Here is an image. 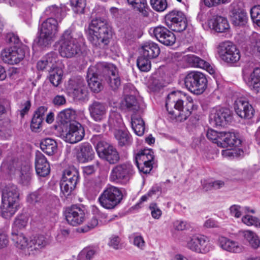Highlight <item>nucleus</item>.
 <instances>
[{
	"label": "nucleus",
	"mask_w": 260,
	"mask_h": 260,
	"mask_svg": "<svg viewBox=\"0 0 260 260\" xmlns=\"http://www.w3.org/2000/svg\"><path fill=\"white\" fill-rule=\"evenodd\" d=\"M44 12L46 15L54 16L59 19H62L65 16L63 8L55 5L48 7Z\"/></svg>",
	"instance_id": "49530a36"
},
{
	"label": "nucleus",
	"mask_w": 260,
	"mask_h": 260,
	"mask_svg": "<svg viewBox=\"0 0 260 260\" xmlns=\"http://www.w3.org/2000/svg\"><path fill=\"white\" fill-rule=\"evenodd\" d=\"M150 5L154 10L159 12L164 11L168 6L166 0H150Z\"/></svg>",
	"instance_id": "6e6d98bb"
},
{
	"label": "nucleus",
	"mask_w": 260,
	"mask_h": 260,
	"mask_svg": "<svg viewBox=\"0 0 260 260\" xmlns=\"http://www.w3.org/2000/svg\"><path fill=\"white\" fill-rule=\"evenodd\" d=\"M71 34H62L57 42L59 45L58 51L60 55L66 58L85 55L86 54L87 46L84 43H78Z\"/></svg>",
	"instance_id": "7ed1b4c3"
},
{
	"label": "nucleus",
	"mask_w": 260,
	"mask_h": 260,
	"mask_svg": "<svg viewBox=\"0 0 260 260\" xmlns=\"http://www.w3.org/2000/svg\"><path fill=\"white\" fill-rule=\"evenodd\" d=\"M149 209L151 211V215L153 218L158 219L161 217L162 212L156 203H151L149 205Z\"/></svg>",
	"instance_id": "0e129e2a"
},
{
	"label": "nucleus",
	"mask_w": 260,
	"mask_h": 260,
	"mask_svg": "<svg viewBox=\"0 0 260 260\" xmlns=\"http://www.w3.org/2000/svg\"><path fill=\"white\" fill-rule=\"evenodd\" d=\"M74 99L77 101L84 102L88 100V91L84 85L82 79H78L77 81H71Z\"/></svg>",
	"instance_id": "b1692460"
},
{
	"label": "nucleus",
	"mask_w": 260,
	"mask_h": 260,
	"mask_svg": "<svg viewBox=\"0 0 260 260\" xmlns=\"http://www.w3.org/2000/svg\"><path fill=\"white\" fill-rule=\"evenodd\" d=\"M5 40L7 43L16 45L18 43H21L19 37L16 34H6Z\"/></svg>",
	"instance_id": "69168bd1"
},
{
	"label": "nucleus",
	"mask_w": 260,
	"mask_h": 260,
	"mask_svg": "<svg viewBox=\"0 0 260 260\" xmlns=\"http://www.w3.org/2000/svg\"><path fill=\"white\" fill-rule=\"evenodd\" d=\"M27 221V216L24 214L18 215L13 224L11 234H15V232H19V230L24 229L26 226Z\"/></svg>",
	"instance_id": "37998d69"
},
{
	"label": "nucleus",
	"mask_w": 260,
	"mask_h": 260,
	"mask_svg": "<svg viewBox=\"0 0 260 260\" xmlns=\"http://www.w3.org/2000/svg\"><path fill=\"white\" fill-rule=\"evenodd\" d=\"M218 146L222 148H230L222 151V154L225 156H237V150L233 148L239 147L242 143L239 134L233 132H220V137Z\"/></svg>",
	"instance_id": "1a4fd4ad"
},
{
	"label": "nucleus",
	"mask_w": 260,
	"mask_h": 260,
	"mask_svg": "<svg viewBox=\"0 0 260 260\" xmlns=\"http://www.w3.org/2000/svg\"><path fill=\"white\" fill-rule=\"evenodd\" d=\"M154 161V152L152 149H143L138 151L134 155V161Z\"/></svg>",
	"instance_id": "c9c22d12"
},
{
	"label": "nucleus",
	"mask_w": 260,
	"mask_h": 260,
	"mask_svg": "<svg viewBox=\"0 0 260 260\" xmlns=\"http://www.w3.org/2000/svg\"><path fill=\"white\" fill-rule=\"evenodd\" d=\"M56 54L55 52L51 51L47 53L42 59L38 61L37 68L40 71L45 70L49 72L54 67V62H56Z\"/></svg>",
	"instance_id": "c756f323"
},
{
	"label": "nucleus",
	"mask_w": 260,
	"mask_h": 260,
	"mask_svg": "<svg viewBox=\"0 0 260 260\" xmlns=\"http://www.w3.org/2000/svg\"><path fill=\"white\" fill-rule=\"evenodd\" d=\"M186 247L198 253L206 254L213 249L208 238L204 235L193 234L186 239Z\"/></svg>",
	"instance_id": "9b49d317"
},
{
	"label": "nucleus",
	"mask_w": 260,
	"mask_h": 260,
	"mask_svg": "<svg viewBox=\"0 0 260 260\" xmlns=\"http://www.w3.org/2000/svg\"><path fill=\"white\" fill-rule=\"evenodd\" d=\"M150 60L140 54L137 60V66L140 71L147 72L150 70L151 63Z\"/></svg>",
	"instance_id": "09e8293b"
},
{
	"label": "nucleus",
	"mask_w": 260,
	"mask_h": 260,
	"mask_svg": "<svg viewBox=\"0 0 260 260\" xmlns=\"http://www.w3.org/2000/svg\"><path fill=\"white\" fill-rule=\"evenodd\" d=\"M88 29L89 32H110L112 27L105 20L96 18L90 23Z\"/></svg>",
	"instance_id": "c85d7f7f"
},
{
	"label": "nucleus",
	"mask_w": 260,
	"mask_h": 260,
	"mask_svg": "<svg viewBox=\"0 0 260 260\" xmlns=\"http://www.w3.org/2000/svg\"><path fill=\"white\" fill-rule=\"evenodd\" d=\"M105 68L108 70L104 73V79L113 91L118 89L121 85V79L118 74L117 68L113 64L105 62Z\"/></svg>",
	"instance_id": "6ab92c4d"
},
{
	"label": "nucleus",
	"mask_w": 260,
	"mask_h": 260,
	"mask_svg": "<svg viewBox=\"0 0 260 260\" xmlns=\"http://www.w3.org/2000/svg\"><path fill=\"white\" fill-rule=\"evenodd\" d=\"M156 39L166 46H172L176 42L175 34H153Z\"/></svg>",
	"instance_id": "79ce46f5"
},
{
	"label": "nucleus",
	"mask_w": 260,
	"mask_h": 260,
	"mask_svg": "<svg viewBox=\"0 0 260 260\" xmlns=\"http://www.w3.org/2000/svg\"><path fill=\"white\" fill-rule=\"evenodd\" d=\"M109 34H88V39L93 45L102 47L107 45L110 39Z\"/></svg>",
	"instance_id": "2f4dec72"
},
{
	"label": "nucleus",
	"mask_w": 260,
	"mask_h": 260,
	"mask_svg": "<svg viewBox=\"0 0 260 260\" xmlns=\"http://www.w3.org/2000/svg\"><path fill=\"white\" fill-rule=\"evenodd\" d=\"M43 198V190L41 189L30 193L27 197V201L30 204H35L41 202Z\"/></svg>",
	"instance_id": "13d9d810"
},
{
	"label": "nucleus",
	"mask_w": 260,
	"mask_h": 260,
	"mask_svg": "<svg viewBox=\"0 0 260 260\" xmlns=\"http://www.w3.org/2000/svg\"><path fill=\"white\" fill-rule=\"evenodd\" d=\"M234 108L236 114L241 118L249 119L253 116L254 110L244 98L237 99L235 101Z\"/></svg>",
	"instance_id": "a211bd4d"
},
{
	"label": "nucleus",
	"mask_w": 260,
	"mask_h": 260,
	"mask_svg": "<svg viewBox=\"0 0 260 260\" xmlns=\"http://www.w3.org/2000/svg\"><path fill=\"white\" fill-rule=\"evenodd\" d=\"M40 32H53L59 30L57 21L56 19L50 18L44 21L39 27Z\"/></svg>",
	"instance_id": "58836bf2"
},
{
	"label": "nucleus",
	"mask_w": 260,
	"mask_h": 260,
	"mask_svg": "<svg viewBox=\"0 0 260 260\" xmlns=\"http://www.w3.org/2000/svg\"><path fill=\"white\" fill-rule=\"evenodd\" d=\"M48 77L50 83L55 87L60 84L63 76V71L59 68L53 67L49 72Z\"/></svg>",
	"instance_id": "a19ab883"
},
{
	"label": "nucleus",
	"mask_w": 260,
	"mask_h": 260,
	"mask_svg": "<svg viewBox=\"0 0 260 260\" xmlns=\"http://www.w3.org/2000/svg\"><path fill=\"white\" fill-rule=\"evenodd\" d=\"M95 148L99 157L109 164L115 165L119 161V154L116 148L112 145L105 141H100Z\"/></svg>",
	"instance_id": "ddd939ff"
},
{
	"label": "nucleus",
	"mask_w": 260,
	"mask_h": 260,
	"mask_svg": "<svg viewBox=\"0 0 260 260\" xmlns=\"http://www.w3.org/2000/svg\"><path fill=\"white\" fill-rule=\"evenodd\" d=\"M185 87L196 95L203 93L207 87L206 75L199 71L188 72L184 78Z\"/></svg>",
	"instance_id": "423d86ee"
},
{
	"label": "nucleus",
	"mask_w": 260,
	"mask_h": 260,
	"mask_svg": "<svg viewBox=\"0 0 260 260\" xmlns=\"http://www.w3.org/2000/svg\"><path fill=\"white\" fill-rule=\"evenodd\" d=\"M122 37V42L126 45L129 46L133 44L137 40V38L135 36L134 34H123ZM141 35L138 37L140 38Z\"/></svg>",
	"instance_id": "338daca9"
},
{
	"label": "nucleus",
	"mask_w": 260,
	"mask_h": 260,
	"mask_svg": "<svg viewBox=\"0 0 260 260\" xmlns=\"http://www.w3.org/2000/svg\"><path fill=\"white\" fill-rule=\"evenodd\" d=\"M40 148L46 154L52 155L57 151V143L52 139L46 138L41 141Z\"/></svg>",
	"instance_id": "72a5a7b5"
},
{
	"label": "nucleus",
	"mask_w": 260,
	"mask_h": 260,
	"mask_svg": "<svg viewBox=\"0 0 260 260\" xmlns=\"http://www.w3.org/2000/svg\"><path fill=\"white\" fill-rule=\"evenodd\" d=\"M85 136L83 126L76 121H73L66 126L62 127L61 136L66 142L75 144L81 141Z\"/></svg>",
	"instance_id": "9d476101"
},
{
	"label": "nucleus",
	"mask_w": 260,
	"mask_h": 260,
	"mask_svg": "<svg viewBox=\"0 0 260 260\" xmlns=\"http://www.w3.org/2000/svg\"><path fill=\"white\" fill-rule=\"evenodd\" d=\"M251 45L253 51L260 57V35L252 34L250 37Z\"/></svg>",
	"instance_id": "4d7b16f0"
},
{
	"label": "nucleus",
	"mask_w": 260,
	"mask_h": 260,
	"mask_svg": "<svg viewBox=\"0 0 260 260\" xmlns=\"http://www.w3.org/2000/svg\"><path fill=\"white\" fill-rule=\"evenodd\" d=\"M217 49L219 57L225 62L233 64L237 62L240 59L239 50L230 41L220 43Z\"/></svg>",
	"instance_id": "f8f14e48"
},
{
	"label": "nucleus",
	"mask_w": 260,
	"mask_h": 260,
	"mask_svg": "<svg viewBox=\"0 0 260 260\" xmlns=\"http://www.w3.org/2000/svg\"><path fill=\"white\" fill-rule=\"evenodd\" d=\"M184 61L190 67L199 68H209L210 64L194 54H187L183 57Z\"/></svg>",
	"instance_id": "7c9ffc66"
},
{
	"label": "nucleus",
	"mask_w": 260,
	"mask_h": 260,
	"mask_svg": "<svg viewBox=\"0 0 260 260\" xmlns=\"http://www.w3.org/2000/svg\"><path fill=\"white\" fill-rule=\"evenodd\" d=\"M123 197L120 188L110 185L104 189L98 200L103 208L111 210L116 208L121 204Z\"/></svg>",
	"instance_id": "20e7f679"
},
{
	"label": "nucleus",
	"mask_w": 260,
	"mask_h": 260,
	"mask_svg": "<svg viewBox=\"0 0 260 260\" xmlns=\"http://www.w3.org/2000/svg\"><path fill=\"white\" fill-rule=\"evenodd\" d=\"M206 137L209 140L218 145V141H220V132L218 133L213 129L208 128L206 132Z\"/></svg>",
	"instance_id": "e2e57ef3"
},
{
	"label": "nucleus",
	"mask_w": 260,
	"mask_h": 260,
	"mask_svg": "<svg viewBox=\"0 0 260 260\" xmlns=\"http://www.w3.org/2000/svg\"><path fill=\"white\" fill-rule=\"evenodd\" d=\"M77 185L67 181L61 180L60 181V197L63 199H67L73 194Z\"/></svg>",
	"instance_id": "4c0bfd02"
},
{
	"label": "nucleus",
	"mask_w": 260,
	"mask_h": 260,
	"mask_svg": "<svg viewBox=\"0 0 260 260\" xmlns=\"http://www.w3.org/2000/svg\"><path fill=\"white\" fill-rule=\"evenodd\" d=\"M80 178L79 172L77 169L75 168H69L63 171L61 180L77 185L80 181Z\"/></svg>",
	"instance_id": "473e14b6"
},
{
	"label": "nucleus",
	"mask_w": 260,
	"mask_h": 260,
	"mask_svg": "<svg viewBox=\"0 0 260 260\" xmlns=\"http://www.w3.org/2000/svg\"><path fill=\"white\" fill-rule=\"evenodd\" d=\"M85 209L82 205H73L66 209L64 215L67 222L73 226L78 225L85 220Z\"/></svg>",
	"instance_id": "2eb2a0df"
},
{
	"label": "nucleus",
	"mask_w": 260,
	"mask_h": 260,
	"mask_svg": "<svg viewBox=\"0 0 260 260\" xmlns=\"http://www.w3.org/2000/svg\"><path fill=\"white\" fill-rule=\"evenodd\" d=\"M250 15L253 22L260 27V5L254 6L251 9Z\"/></svg>",
	"instance_id": "bf43d9fd"
},
{
	"label": "nucleus",
	"mask_w": 260,
	"mask_h": 260,
	"mask_svg": "<svg viewBox=\"0 0 260 260\" xmlns=\"http://www.w3.org/2000/svg\"><path fill=\"white\" fill-rule=\"evenodd\" d=\"M125 106L129 111L135 114L140 109L139 104L135 96L127 95L124 98Z\"/></svg>",
	"instance_id": "c03bdc74"
},
{
	"label": "nucleus",
	"mask_w": 260,
	"mask_h": 260,
	"mask_svg": "<svg viewBox=\"0 0 260 260\" xmlns=\"http://www.w3.org/2000/svg\"><path fill=\"white\" fill-rule=\"evenodd\" d=\"M76 159L80 163H86L94 157V151L91 145L83 142L76 146L74 149Z\"/></svg>",
	"instance_id": "f3484780"
},
{
	"label": "nucleus",
	"mask_w": 260,
	"mask_h": 260,
	"mask_svg": "<svg viewBox=\"0 0 260 260\" xmlns=\"http://www.w3.org/2000/svg\"><path fill=\"white\" fill-rule=\"evenodd\" d=\"M114 134L117 141L118 147L127 148L133 144L132 136L126 127L123 129H117L114 131Z\"/></svg>",
	"instance_id": "a878e982"
},
{
	"label": "nucleus",
	"mask_w": 260,
	"mask_h": 260,
	"mask_svg": "<svg viewBox=\"0 0 260 260\" xmlns=\"http://www.w3.org/2000/svg\"><path fill=\"white\" fill-rule=\"evenodd\" d=\"M132 127L135 133L139 136H142L145 132V122L143 119L138 116L136 114H132L131 116Z\"/></svg>",
	"instance_id": "f704fd0d"
},
{
	"label": "nucleus",
	"mask_w": 260,
	"mask_h": 260,
	"mask_svg": "<svg viewBox=\"0 0 260 260\" xmlns=\"http://www.w3.org/2000/svg\"><path fill=\"white\" fill-rule=\"evenodd\" d=\"M247 16L246 13L242 11H237L233 13L232 20L235 25L241 26L247 22Z\"/></svg>",
	"instance_id": "8fccbe9b"
},
{
	"label": "nucleus",
	"mask_w": 260,
	"mask_h": 260,
	"mask_svg": "<svg viewBox=\"0 0 260 260\" xmlns=\"http://www.w3.org/2000/svg\"><path fill=\"white\" fill-rule=\"evenodd\" d=\"M242 233L244 239L252 248L256 249L259 246L260 240L254 233L250 231H245Z\"/></svg>",
	"instance_id": "a18cd8bd"
},
{
	"label": "nucleus",
	"mask_w": 260,
	"mask_h": 260,
	"mask_svg": "<svg viewBox=\"0 0 260 260\" xmlns=\"http://www.w3.org/2000/svg\"><path fill=\"white\" fill-rule=\"evenodd\" d=\"M20 192L17 186L9 184L3 191L2 204L0 208L3 218L12 217L20 208Z\"/></svg>",
	"instance_id": "f03ea898"
},
{
	"label": "nucleus",
	"mask_w": 260,
	"mask_h": 260,
	"mask_svg": "<svg viewBox=\"0 0 260 260\" xmlns=\"http://www.w3.org/2000/svg\"><path fill=\"white\" fill-rule=\"evenodd\" d=\"M167 26L171 30L181 32L186 27V23L184 14L179 11L173 10L166 16Z\"/></svg>",
	"instance_id": "4468645a"
},
{
	"label": "nucleus",
	"mask_w": 260,
	"mask_h": 260,
	"mask_svg": "<svg viewBox=\"0 0 260 260\" xmlns=\"http://www.w3.org/2000/svg\"><path fill=\"white\" fill-rule=\"evenodd\" d=\"M108 70L105 68V62H99L95 66H90L87 72V82L90 90L95 93H99L104 88L103 82L104 73Z\"/></svg>",
	"instance_id": "39448f33"
},
{
	"label": "nucleus",
	"mask_w": 260,
	"mask_h": 260,
	"mask_svg": "<svg viewBox=\"0 0 260 260\" xmlns=\"http://www.w3.org/2000/svg\"><path fill=\"white\" fill-rule=\"evenodd\" d=\"M139 50L141 55L150 59L157 58L160 53L158 44L151 41L142 43Z\"/></svg>",
	"instance_id": "5701e85b"
},
{
	"label": "nucleus",
	"mask_w": 260,
	"mask_h": 260,
	"mask_svg": "<svg viewBox=\"0 0 260 260\" xmlns=\"http://www.w3.org/2000/svg\"><path fill=\"white\" fill-rule=\"evenodd\" d=\"M74 111L70 109H66L60 111L56 117L57 121L62 125V127L66 126L69 123L73 120L72 119L74 117Z\"/></svg>",
	"instance_id": "ea45409f"
},
{
	"label": "nucleus",
	"mask_w": 260,
	"mask_h": 260,
	"mask_svg": "<svg viewBox=\"0 0 260 260\" xmlns=\"http://www.w3.org/2000/svg\"><path fill=\"white\" fill-rule=\"evenodd\" d=\"M208 26L210 30H214L216 32H225L230 28L228 20L221 16H217L215 19L209 20Z\"/></svg>",
	"instance_id": "cd10ccee"
},
{
	"label": "nucleus",
	"mask_w": 260,
	"mask_h": 260,
	"mask_svg": "<svg viewBox=\"0 0 260 260\" xmlns=\"http://www.w3.org/2000/svg\"><path fill=\"white\" fill-rule=\"evenodd\" d=\"M95 254L94 249L90 247L84 248L79 254L77 260H91Z\"/></svg>",
	"instance_id": "5fc2aeb1"
},
{
	"label": "nucleus",
	"mask_w": 260,
	"mask_h": 260,
	"mask_svg": "<svg viewBox=\"0 0 260 260\" xmlns=\"http://www.w3.org/2000/svg\"><path fill=\"white\" fill-rule=\"evenodd\" d=\"M242 222L247 225H255L256 227H260V220L258 218L246 215L242 217Z\"/></svg>",
	"instance_id": "680f3d73"
},
{
	"label": "nucleus",
	"mask_w": 260,
	"mask_h": 260,
	"mask_svg": "<svg viewBox=\"0 0 260 260\" xmlns=\"http://www.w3.org/2000/svg\"><path fill=\"white\" fill-rule=\"evenodd\" d=\"M73 11L76 13H82L85 7V0H70Z\"/></svg>",
	"instance_id": "052dcab7"
},
{
	"label": "nucleus",
	"mask_w": 260,
	"mask_h": 260,
	"mask_svg": "<svg viewBox=\"0 0 260 260\" xmlns=\"http://www.w3.org/2000/svg\"><path fill=\"white\" fill-rule=\"evenodd\" d=\"M12 240L17 244V246L21 249L29 247L30 241H28L26 237H25L22 233L19 232H15V234H12Z\"/></svg>",
	"instance_id": "de8ad7c7"
},
{
	"label": "nucleus",
	"mask_w": 260,
	"mask_h": 260,
	"mask_svg": "<svg viewBox=\"0 0 260 260\" xmlns=\"http://www.w3.org/2000/svg\"><path fill=\"white\" fill-rule=\"evenodd\" d=\"M110 124L112 125L115 129H123L126 127L120 114L114 113L113 116H111L109 119Z\"/></svg>",
	"instance_id": "3c124183"
},
{
	"label": "nucleus",
	"mask_w": 260,
	"mask_h": 260,
	"mask_svg": "<svg viewBox=\"0 0 260 260\" xmlns=\"http://www.w3.org/2000/svg\"><path fill=\"white\" fill-rule=\"evenodd\" d=\"M35 169L37 174L42 177L48 175L50 172V167L49 162L44 155L39 151H37L36 153Z\"/></svg>",
	"instance_id": "4be33fe9"
},
{
	"label": "nucleus",
	"mask_w": 260,
	"mask_h": 260,
	"mask_svg": "<svg viewBox=\"0 0 260 260\" xmlns=\"http://www.w3.org/2000/svg\"><path fill=\"white\" fill-rule=\"evenodd\" d=\"M243 79L252 91L255 93H260V65L254 68L249 75H245Z\"/></svg>",
	"instance_id": "aec40b11"
},
{
	"label": "nucleus",
	"mask_w": 260,
	"mask_h": 260,
	"mask_svg": "<svg viewBox=\"0 0 260 260\" xmlns=\"http://www.w3.org/2000/svg\"><path fill=\"white\" fill-rule=\"evenodd\" d=\"M154 161L135 162L140 173L147 174L150 173L153 168Z\"/></svg>",
	"instance_id": "603ef678"
},
{
	"label": "nucleus",
	"mask_w": 260,
	"mask_h": 260,
	"mask_svg": "<svg viewBox=\"0 0 260 260\" xmlns=\"http://www.w3.org/2000/svg\"><path fill=\"white\" fill-rule=\"evenodd\" d=\"M46 238L43 235H38L34 237L30 240L29 247L34 246V249H39L44 247L47 242Z\"/></svg>",
	"instance_id": "864d4df0"
},
{
	"label": "nucleus",
	"mask_w": 260,
	"mask_h": 260,
	"mask_svg": "<svg viewBox=\"0 0 260 260\" xmlns=\"http://www.w3.org/2000/svg\"><path fill=\"white\" fill-rule=\"evenodd\" d=\"M55 34H39L34 40V43L42 48L48 47L55 40Z\"/></svg>",
	"instance_id": "e433bc0d"
},
{
	"label": "nucleus",
	"mask_w": 260,
	"mask_h": 260,
	"mask_svg": "<svg viewBox=\"0 0 260 260\" xmlns=\"http://www.w3.org/2000/svg\"><path fill=\"white\" fill-rule=\"evenodd\" d=\"M230 213L232 216L238 218L242 215V207L238 205H233L230 208Z\"/></svg>",
	"instance_id": "774afa93"
},
{
	"label": "nucleus",
	"mask_w": 260,
	"mask_h": 260,
	"mask_svg": "<svg viewBox=\"0 0 260 260\" xmlns=\"http://www.w3.org/2000/svg\"><path fill=\"white\" fill-rule=\"evenodd\" d=\"M47 107L40 106L34 112L30 123L31 130L34 132H39L41 130L45 113L47 111Z\"/></svg>",
	"instance_id": "393cba45"
},
{
	"label": "nucleus",
	"mask_w": 260,
	"mask_h": 260,
	"mask_svg": "<svg viewBox=\"0 0 260 260\" xmlns=\"http://www.w3.org/2000/svg\"><path fill=\"white\" fill-rule=\"evenodd\" d=\"M135 174L132 164L126 161L115 166L111 170L109 178L111 181L122 185L127 184Z\"/></svg>",
	"instance_id": "0eeeda50"
},
{
	"label": "nucleus",
	"mask_w": 260,
	"mask_h": 260,
	"mask_svg": "<svg viewBox=\"0 0 260 260\" xmlns=\"http://www.w3.org/2000/svg\"><path fill=\"white\" fill-rule=\"evenodd\" d=\"M218 244L223 250L232 253H240L243 249V247L238 242L223 236L219 237Z\"/></svg>",
	"instance_id": "bb28decb"
},
{
	"label": "nucleus",
	"mask_w": 260,
	"mask_h": 260,
	"mask_svg": "<svg viewBox=\"0 0 260 260\" xmlns=\"http://www.w3.org/2000/svg\"><path fill=\"white\" fill-rule=\"evenodd\" d=\"M90 117L95 121L100 122L106 118V105L97 101H93L88 106Z\"/></svg>",
	"instance_id": "412c9836"
},
{
	"label": "nucleus",
	"mask_w": 260,
	"mask_h": 260,
	"mask_svg": "<svg viewBox=\"0 0 260 260\" xmlns=\"http://www.w3.org/2000/svg\"><path fill=\"white\" fill-rule=\"evenodd\" d=\"M29 48L23 43H18L9 48L4 49L1 52V58L5 63L14 64L19 63L28 55Z\"/></svg>",
	"instance_id": "6e6552de"
},
{
	"label": "nucleus",
	"mask_w": 260,
	"mask_h": 260,
	"mask_svg": "<svg viewBox=\"0 0 260 260\" xmlns=\"http://www.w3.org/2000/svg\"><path fill=\"white\" fill-rule=\"evenodd\" d=\"M166 108L171 118L183 121L197 110L192 98L180 91H173L169 93L166 101Z\"/></svg>",
	"instance_id": "f257e3e1"
},
{
	"label": "nucleus",
	"mask_w": 260,
	"mask_h": 260,
	"mask_svg": "<svg viewBox=\"0 0 260 260\" xmlns=\"http://www.w3.org/2000/svg\"><path fill=\"white\" fill-rule=\"evenodd\" d=\"M210 119L216 126H224L232 122L233 113L228 108L218 107L213 110Z\"/></svg>",
	"instance_id": "dca6fc26"
}]
</instances>
